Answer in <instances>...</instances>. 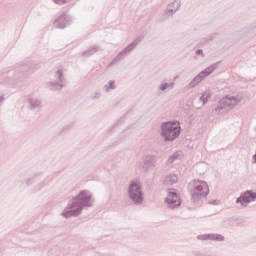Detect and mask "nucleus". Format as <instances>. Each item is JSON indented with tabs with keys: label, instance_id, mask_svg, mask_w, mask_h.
I'll return each instance as SVG.
<instances>
[{
	"label": "nucleus",
	"instance_id": "obj_1",
	"mask_svg": "<svg viewBox=\"0 0 256 256\" xmlns=\"http://www.w3.org/2000/svg\"><path fill=\"white\" fill-rule=\"evenodd\" d=\"M85 207H93V202L91 201V194H89V191L82 190L78 195L71 199L61 215L64 219L79 217Z\"/></svg>",
	"mask_w": 256,
	"mask_h": 256
},
{
	"label": "nucleus",
	"instance_id": "obj_2",
	"mask_svg": "<svg viewBox=\"0 0 256 256\" xmlns=\"http://www.w3.org/2000/svg\"><path fill=\"white\" fill-rule=\"evenodd\" d=\"M193 203L196 207H201L204 201H207L209 195V184L203 180H193Z\"/></svg>",
	"mask_w": 256,
	"mask_h": 256
},
{
	"label": "nucleus",
	"instance_id": "obj_3",
	"mask_svg": "<svg viewBox=\"0 0 256 256\" xmlns=\"http://www.w3.org/2000/svg\"><path fill=\"white\" fill-rule=\"evenodd\" d=\"M160 129V135L166 142L175 141V139L181 135V126H179L175 121L163 122Z\"/></svg>",
	"mask_w": 256,
	"mask_h": 256
},
{
	"label": "nucleus",
	"instance_id": "obj_4",
	"mask_svg": "<svg viewBox=\"0 0 256 256\" xmlns=\"http://www.w3.org/2000/svg\"><path fill=\"white\" fill-rule=\"evenodd\" d=\"M243 101V97L241 96H225L222 98L217 106L215 107L214 111L216 115H223L225 113H229L235 105H239Z\"/></svg>",
	"mask_w": 256,
	"mask_h": 256
},
{
	"label": "nucleus",
	"instance_id": "obj_5",
	"mask_svg": "<svg viewBox=\"0 0 256 256\" xmlns=\"http://www.w3.org/2000/svg\"><path fill=\"white\" fill-rule=\"evenodd\" d=\"M127 193L128 199H130L134 205H143V191L137 182H132L129 184Z\"/></svg>",
	"mask_w": 256,
	"mask_h": 256
},
{
	"label": "nucleus",
	"instance_id": "obj_6",
	"mask_svg": "<svg viewBox=\"0 0 256 256\" xmlns=\"http://www.w3.org/2000/svg\"><path fill=\"white\" fill-rule=\"evenodd\" d=\"M141 43V39L137 38L135 39L133 42H131L130 44H128L122 51H120L118 53V55L108 64V68L109 67H113V65L119 63V61H123V59H125V57H127V55H129V53H131V51H133L137 45H139Z\"/></svg>",
	"mask_w": 256,
	"mask_h": 256
},
{
	"label": "nucleus",
	"instance_id": "obj_7",
	"mask_svg": "<svg viewBox=\"0 0 256 256\" xmlns=\"http://www.w3.org/2000/svg\"><path fill=\"white\" fill-rule=\"evenodd\" d=\"M24 183L27 187H31V185H34L31 189V193H37L45 187V180H41V175L35 174L29 178H26L24 180Z\"/></svg>",
	"mask_w": 256,
	"mask_h": 256
},
{
	"label": "nucleus",
	"instance_id": "obj_8",
	"mask_svg": "<svg viewBox=\"0 0 256 256\" xmlns=\"http://www.w3.org/2000/svg\"><path fill=\"white\" fill-rule=\"evenodd\" d=\"M165 203L167 204L168 209H175L181 207V198L175 190H168L167 197L165 198Z\"/></svg>",
	"mask_w": 256,
	"mask_h": 256
},
{
	"label": "nucleus",
	"instance_id": "obj_9",
	"mask_svg": "<svg viewBox=\"0 0 256 256\" xmlns=\"http://www.w3.org/2000/svg\"><path fill=\"white\" fill-rule=\"evenodd\" d=\"M253 201H256V192L253 190H247L236 199V203H240L242 207H247Z\"/></svg>",
	"mask_w": 256,
	"mask_h": 256
},
{
	"label": "nucleus",
	"instance_id": "obj_10",
	"mask_svg": "<svg viewBox=\"0 0 256 256\" xmlns=\"http://www.w3.org/2000/svg\"><path fill=\"white\" fill-rule=\"evenodd\" d=\"M181 9V0H174L170 4L167 5V9L162 14V21H167V19L173 17V14Z\"/></svg>",
	"mask_w": 256,
	"mask_h": 256
},
{
	"label": "nucleus",
	"instance_id": "obj_11",
	"mask_svg": "<svg viewBox=\"0 0 256 256\" xmlns=\"http://www.w3.org/2000/svg\"><path fill=\"white\" fill-rule=\"evenodd\" d=\"M217 67H219V64L214 63L212 65H210L209 67H207L206 69H204L203 71H201L194 79H193V83L194 86L195 85H199V83H201V81L203 79H205V77H209V75H211V73H213V71H215L217 69Z\"/></svg>",
	"mask_w": 256,
	"mask_h": 256
},
{
	"label": "nucleus",
	"instance_id": "obj_12",
	"mask_svg": "<svg viewBox=\"0 0 256 256\" xmlns=\"http://www.w3.org/2000/svg\"><path fill=\"white\" fill-rule=\"evenodd\" d=\"M70 23H73V18H71L67 13H62L55 19L54 26L57 29H65V27H68Z\"/></svg>",
	"mask_w": 256,
	"mask_h": 256
},
{
	"label": "nucleus",
	"instance_id": "obj_13",
	"mask_svg": "<svg viewBox=\"0 0 256 256\" xmlns=\"http://www.w3.org/2000/svg\"><path fill=\"white\" fill-rule=\"evenodd\" d=\"M197 239H199V241H225V236L221 235V234H202V235H198Z\"/></svg>",
	"mask_w": 256,
	"mask_h": 256
},
{
	"label": "nucleus",
	"instance_id": "obj_14",
	"mask_svg": "<svg viewBox=\"0 0 256 256\" xmlns=\"http://www.w3.org/2000/svg\"><path fill=\"white\" fill-rule=\"evenodd\" d=\"M27 103H28V109L30 111H35V110L39 111L43 109V101L39 98L29 97L27 99Z\"/></svg>",
	"mask_w": 256,
	"mask_h": 256
},
{
	"label": "nucleus",
	"instance_id": "obj_15",
	"mask_svg": "<svg viewBox=\"0 0 256 256\" xmlns=\"http://www.w3.org/2000/svg\"><path fill=\"white\" fill-rule=\"evenodd\" d=\"M143 171L147 173L151 171V169H155V156L154 155H147L143 158Z\"/></svg>",
	"mask_w": 256,
	"mask_h": 256
},
{
	"label": "nucleus",
	"instance_id": "obj_16",
	"mask_svg": "<svg viewBox=\"0 0 256 256\" xmlns=\"http://www.w3.org/2000/svg\"><path fill=\"white\" fill-rule=\"evenodd\" d=\"M47 87L49 88L50 91H61V89H63L65 85L55 80V81L48 82Z\"/></svg>",
	"mask_w": 256,
	"mask_h": 256
},
{
	"label": "nucleus",
	"instance_id": "obj_17",
	"mask_svg": "<svg viewBox=\"0 0 256 256\" xmlns=\"http://www.w3.org/2000/svg\"><path fill=\"white\" fill-rule=\"evenodd\" d=\"M183 157V152L176 151L172 155L169 156L167 159L168 165H172V163H175V161H179Z\"/></svg>",
	"mask_w": 256,
	"mask_h": 256
},
{
	"label": "nucleus",
	"instance_id": "obj_18",
	"mask_svg": "<svg viewBox=\"0 0 256 256\" xmlns=\"http://www.w3.org/2000/svg\"><path fill=\"white\" fill-rule=\"evenodd\" d=\"M99 51V46L94 45L90 49L80 53L81 57H91L92 55H95Z\"/></svg>",
	"mask_w": 256,
	"mask_h": 256
},
{
	"label": "nucleus",
	"instance_id": "obj_19",
	"mask_svg": "<svg viewBox=\"0 0 256 256\" xmlns=\"http://www.w3.org/2000/svg\"><path fill=\"white\" fill-rule=\"evenodd\" d=\"M179 181V178L175 174H170L165 177L164 179V185H175Z\"/></svg>",
	"mask_w": 256,
	"mask_h": 256
},
{
	"label": "nucleus",
	"instance_id": "obj_20",
	"mask_svg": "<svg viewBox=\"0 0 256 256\" xmlns=\"http://www.w3.org/2000/svg\"><path fill=\"white\" fill-rule=\"evenodd\" d=\"M25 69H27V66H22L20 70H18L14 77L16 81H23V79L27 78V75H25Z\"/></svg>",
	"mask_w": 256,
	"mask_h": 256
},
{
	"label": "nucleus",
	"instance_id": "obj_21",
	"mask_svg": "<svg viewBox=\"0 0 256 256\" xmlns=\"http://www.w3.org/2000/svg\"><path fill=\"white\" fill-rule=\"evenodd\" d=\"M54 77L58 83H62V85H65L67 81L65 80V76L63 75V70H57L54 74Z\"/></svg>",
	"mask_w": 256,
	"mask_h": 256
},
{
	"label": "nucleus",
	"instance_id": "obj_22",
	"mask_svg": "<svg viewBox=\"0 0 256 256\" xmlns=\"http://www.w3.org/2000/svg\"><path fill=\"white\" fill-rule=\"evenodd\" d=\"M115 89H117V86L115 85V80H110L108 82V85L104 86V90L106 93H109V91H113Z\"/></svg>",
	"mask_w": 256,
	"mask_h": 256
},
{
	"label": "nucleus",
	"instance_id": "obj_23",
	"mask_svg": "<svg viewBox=\"0 0 256 256\" xmlns=\"http://www.w3.org/2000/svg\"><path fill=\"white\" fill-rule=\"evenodd\" d=\"M160 91H167L169 89L167 82H162L158 88Z\"/></svg>",
	"mask_w": 256,
	"mask_h": 256
},
{
	"label": "nucleus",
	"instance_id": "obj_24",
	"mask_svg": "<svg viewBox=\"0 0 256 256\" xmlns=\"http://www.w3.org/2000/svg\"><path fill=\"white\" fill-rule=\"evenodd\" d=\"M56 5H64V3H69L70 0H52Z\"/></svg>",
	"mask_w": 256,
	"mask_h": 256
},
{
	"label": "nucleus",
	"instance_id": "obj_25",
	"mask_svg": "<svg viewBox=\"0 0 256 256\" xmlns=\"http://www.w3.org/2000/svg\"><path fill=\"white\" fill-rule=\"evenodd\" d=\"M200 101H202L203 105H205V103H207V101H209V99H208L207 96L202 95V96L200 97Z\"/></svg>",
	"mask_w": 256,
	"mask_h": 256
},
{
	"label": "nucleus",
	"instance_id": "obj_26",
	"mask_svg": "<svg viewBox=\"0 0 256 256\" xmlns=\"http://www.w3.org/2000/svg\"><path fill=\"white\" fill-rule=\"evenodd\" d=\"M101 97V92H95L94 95L91 97V99H99Z\"/></svg>",
	"mask_w": 256,
	"mask_h": 256
},
{
	"label": "nucleus",
	"instance_id": "obj_27",
	"mask_svg": "<svg viewBox=\"0 0 256 256\" xmlns=\"http://www.w3.org/2000/svg\"><path fill=\"white\" fill-rule=\"evenodd\" d=\"M69 129H73V124L66 125V126L63 128V131H69Z\"/></svg>",
	"mask_w": 256,
	"mask_h": 256
},
{
	"label": "nucleus",
	"instance_id": "obj_28",
	"mask_svg": "<svg viewBox=\"0 0 256 256\" xmlns=\"http://www.w3.org/2000/svg\"><path fill=\"white\" fill-rule=\"evenodd\" d=\"M195 256H217V255H213V254L205 255L203 253L196 252Z\"/></svg>",
	"mask_w": 256,
	"mask_h": 256
},
{
	"label": "nucleus",
	"instance_id": "obj_29",
	"mask_svg": "<svg viewBox=\"0 0 256 256\" xmlns=\"http://www.w3.org/2000/svg\"><path fill=\"white\" fill-rule=\"evenodd\" d=\"M174 87H175V83L174 82L168 83V89H173Z\"/></svg>",
	"mask_w": 256,
	"mask_h": 256
},
{
	"label": "nucleus",
	"instance_id": "obj_30",
	"mask_svg": "<svg viewBox=\"0 0 256 256\" xmlns=\"http://www.w3.org/2000/svg\"><path fill=\"white\" fill-rule=\"evenodd\" d=\"M196 55H202V57H203V49H198V50H196Z\"/></svg>",
	"mask_w": 256,
	"mask_h": 256
},
{
	"label": "nucleus",
	"instance_id": "obj_31",
	"mask_svg": "<svg viewBox=\"0 0 256 256\" xmlns=\"http://www.w3.org/2000/svg\"><path fill=\"white\" fill-rule=\"evenodd\" d=\"M186 105H187V107H189L191 109V107H193V102L192 101L187 102Z\"/></svg>",
	"mask_w": 256,
	"mask_h": 256
},
{
	"label": "nucleus",
	"instance_id": "obj_32",
	"mask_svg": "<svg viewBox=\"0 0 256 256\" xmlns=\"http://www.w3.org/2000/svg\"><path fill=\"white\" fill-rule=\"evenodd\" d=\"M197 167H204V169H205V163L201 162V163L197 164Z\"/></svg>",
	"mask_w": 256,
	"mask_h": 256
},
{
	"label": "nucleus",
	"instance_id": "obj_33",
	"mask_svg": "<svg viewBox=\"0 0 256 256\" xmlns=\"http://www.w3.org/2000/svg\"><path fill=\"white\" fill-rule=\"evenodd\" d=\"M189 191H190L191 197H193V190L191 189V184H189Z\"/></svg>",
	"mask_w": 256,
	"mask_h": 256
},
{
	"label": "nucleus",
	"instance_id": "obj_34",
	"mask_svg": "<svg viewBox=\"0 0 256 256\" xmlns=\"http://www.w3.org/2000/svg\"><path fill=\"white\" fill-rule=\"evenodd\" d=\"M212 203H213V205H216V204H217V201L214 200Z\"/></svg>",
	"mask_w": 256,
	"mask_h": 256
},
{
	"label": "nucleus",
	"instance_id": "obj_35",
	"mask_svg": "<svg viewBox=\"0 0 256 256\" xmlns=\"http://www.w3.org/2000/svg\"><path fill=\"white\" fill-rule=\"evenodd\" d=\"M39 67H40V66L38 65V66L34 67L33 69H39Z\"/></svg>",
	"mask_w": 256,
	"mask_h": 256
},
{
	"label": "nucleus",
	"instance_id": "obj_36",
	"mask_svg": "<svg viewBox=\"0 0 256 256\" xmlns=\"http://www.w3.org/2000/svg\"><path fill=\"white\" fill-rule=\"evenodd\" d=\"M15 73H17V71H13V72H12V75H15Z\"/></svg>",
	"mask_w": 256,
	"mask_h": 256
},
{
	"label": "nucleus",
	"instance_id": "obj_37",
	"mask_svg": "<svg viewBox=\"0 0 256 256\" xmlns=\"http://www.w3.org/2000/svg\"><path fill=\"white\" fill-rule=\"evenodd\" d=\"M3 101V97H0V103Z\"/></svg>",
	"mask_w": 256,
	"mask_h": 256
},
{
	"label": "nucleus",
	"instance_id": "obj_38",
	"mask_svg": "<svg viewBox=\"0 0 256 256\" xmlns=\"http://www.w3.org/2000/svg\"><path fill=\"white\" fill-rule=\"evenodd\" d=\"M189 85H190V86L193 85V81H191Z\"/></svg>",
	"mask_w": 256,
	"mask_h": 256
}]
</instances>
